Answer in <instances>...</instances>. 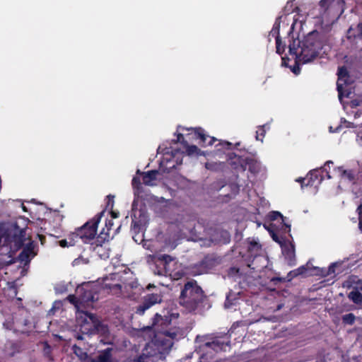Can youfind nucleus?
Listing matches in <instances>:
<instances>
[{"instance_id":"obj_1","label":"nucleus","mask_w":362,"mask_h":362,"mask_svg":"<svg viewBox=\"0 0 362 362\" xmlns=\"http://www.w3.org/2000/svg\"><path fill=\"white\" fill-rule=\"evenodd\" d=\"M240 146V142L233 145L228 141V187L230 191L228 198L236 196L240 187L247 185L248 177L245 173L247 165L253 175L258 174L262 170L261 163L256 159L245 157V149L239 148Z\"/></svg>"},{"instance_id":"obj_2","label":"nucleus","mask_w":362,"mask_h":362,"mask_svg":"<svg viewBox=\"0 0 362 362\" xmlns=\"http://www.w3.org/2000/svg\"><path fill=\"white\" fill-rule=\"evenodd\" d=\"M323 47L320 35L317 30L310 32L303 40L292 35L288 45L289 54L296 57V62L309 63L316 59Z\"/></svg>"},{"instance_id":"obj_3","label":"nucleus","mask_w":362,"mask_h":362,"mask_svg":"<svg viewBox=\"0 0 362 362\" xmlns=\"http://www.w3.org/2000/svg\"><path fill=\"white\" fill-rule=\"evenodd\" d=\"M247 247V253L243 254L242 250L238 252L239 256L236 262H240V265L232 267L228 270V276L240 278L247 274L246 269L260 270L264 267L258 262L265 261L263 256L260 255L261 245L256 240H246L243 243Z\"/></svg>"},{"instance_id":"obj_4","label":"nucleus","mask_w":362,"mask_h":362,"mask_svg":"<svg viewBox=\"0 0 362 362\" xmlns=\"http://www.w3.org/2000/svg\"><path fill=\"white\" fill-rule=\"evenodd\" d=\"M180 303L189 312H202L210 307L207 296L197 282L192 279L185 284L180 296Z\"/></svg>"},{"instance_id":"obj_5","label":"nucleus","mask_w":362,"mask_h":362,"mask_svg":"<svg viewBox=\"0 0 362 362\" xmlns=\"http://www.w3.org/2000/svg\"><path fill=\"white\" fill-rule=\"evenodd\" d=\"M104 214L105 210L97 214L81 227L75 228L74 232L70 233L69 234V244L75 245L78 240H81L84 244L90 243L92 240L97 238L98 224Z\"/></svg>"},{"instance_id":"obj_6","label":"nucleus","mask_w":362,"mask_h":362,"mask_svg":"<svg viewBox=\"0 0 362 362\" xmlns=\"http://www.w3.org/2000/svg\"><path fill=\"white\" fill-rule=\"evenodd\" d=\"M81 314L84 315V319L81 321V327L86 330L87 333L105 334L107 332V327L101 322L96 315L88 312H82Z\"/></svg>"},{"instance_id":"obj_7","label":"nucleus","mask_w":362,"mask_h":362,"mask_svg":"<svg viewBox=\"0 0 362 362\" xmlns=\"http://www.w3.org/2000/svg\"><path fill=\"white\" fill-rule=\"evenodd\" d=\"M37 244L30 238L28 239V242L24 243V245L21 247L23 250L18 256V259L24 266L29 265L31 259L37 254L35 250Z\"/></svg>"},{"instance_id":"obj_8","label":"nucleus","mask_w":362,"mask_h":362,"mask_svg":"<svg viewBox=\"0 0 362 362\" xmlns=\"http://www.w3.org/2000/svg\"><path fill=\"white\" fill-rule=\"evenodd\" d=\"M163 300V296L159 293H149L144 296L141 303L136 307L135 313L143 315L146 310L156 304L160 303Z\"/></svg>"},{"instance_id":"obj_9","label":"nucleus","mask_w":362,"mask_h":362,"mask_svg":"<svg viewBox=\"0 0 362 362\" xmlns=\"http://www.w3.org/2000/svg\"><path fill=\"white\" fill-rule=\"evenodd\" d=\"M182 130L190 131L191 133L187 134V136L193 134V138L199 139V144L202 146H211L217 139L215 137L209 136L206 134L205 131L202 127L196 128H182Z\"/></svg>"},{"instance_id":"obj_10","label":"nucleus","mask_w":362,"mask_h":362,"mask_svg":"<svg viewBox=\"0 0 362 362\" xmlns=\"http://www.w3.org/2000/svg\"><path fill=\"white\" fill-rule=\"evenodd\" d=\"M221 263V258L215 254H209L197 264L200 274L207 273Z\"/></svg>"},{"instance_id":"obj_11","label":"nucleus","mask_w":362,"mask_h":362,"mask_svg":"<svg viewBox=\"0 0 362 362\" xmlns=\"http://www.w3.org/2000/svg\"><path fill=\"white\" fill-rule=\"evenodd\" d=\"M136 206V201L134 199L132 203V211H134L132 214V225L131 230L134 234H138L144 229L146 223V217L141 211H139V217H136V211H134V208Z\"/></svg>"},{"instance_id":"obj_12","label":"nucleus","mask_w":362,"mask_h":362,"mask_svg":"<svg viewBox=\"0 0 362 362\" xmlns=\"http://www.w3.org/2000/svg\"><path fill=\"white\" fill-rule=\"evenodd\" d=\"M202 338L204 347L210 348L216 352L225 350L226 342L223 336H212L210 339L208 337H202Z\"/></svg>"},{"instance_id":"obj_13","label":"nucleus","mask_w":362,"mask_h":362,"mask_svg":"<svg viewBox=\"0 0 362 362\" xmlns=\"http://www.w3.org/2000/svg\"><path fill=\"white\" fill-rule=\"evenodd\" d=\"M76 293L79 296L82 305H89V303H92L98 300L97 293L90 288L88 286L78 288Z\"/></svg>"},{"instance_id":"obj_14","label":"nucleus","mask_w":362,"mask_h":362,"mask_svg":"<svg viewBox=\"0 0 362 362\" xmlns=\"http://www.w3.org/2000/svg\"><path fill=\"white\" fill-rule=\"evenodd\" d=\"M170 324V320L168 317L163 318L160 314L156 313L152 319L151 327L154 329L155 332H162L165 336L173 337L169 331L162 330L163 326H168Z\"/></svg>"},{"instance_id":"obj_15","label":"nucleus","mask_w":362,"mask_h":362,"mask_svg":"<svg viewBox=\"0 0 362 362\" xmlns=\"http://www.w3.org/2000/svg\"><path fill=\"white\" fill-rule=\"evenodd\" d=\"M113 226V221L112 220H107L105 223V228H103L99 235L97 236L95 241L91 243L93 245V249L96 250L98 247H102L103 244L106 241L109 240L110 238V230Z\"/></svg>"},{"instance_id":"obj_16","label":"nucleus","mask_w":362,"mask_h":362,"mask_svg":"<svg viewBox=\"0 0 362 362\" xmlns=\"http://www.w3.org/2000/svg\"><path fill=\"white\" fill-rule=\"evenodd\" d=\"M281 250L287 264L290 266L295 265L296 259L294 244L290 241H284Z\"/></svg>"},{"instance_id":"obj_17","label":"nucleus","mask_w":362,"mask_h":362,"mask_svg":"<svg viewBox=\"0 0 362 362\" xmlns=\"http://www.w3.org/2000/svg\"><path fill=\"white\" fill-rule=\"evenodd\" d=\"M337 75L338 81L337 83V88L339 93V99L341 103L343 95V83H341V81H343L345 83V78L349 76V73L346 68L345 66L339 67Z\"/></svg>"},{"instance_id":"obj_18","label":"nucleus","mask_w":362,"mask_h":362,"mask_svg":"<svg viewBox=\"0 0 362 362\" xmlns=\"http://www.w3.org/2000/svg\"><path fill=\"white\" fill-rule=\"evenodd\" d=\"M136 174H139V175H142L143 183L145 185L153 186V185H154L153 182L156 180V179H157L158 170H149L148 172L143 173V172H141L139 170H137Z\"/></svg>"},{"instance_id":"obj_19","label":"nucleus","mask_w":362,"mask_h":362,"mask_svg":"<svg viewBox=\"0 0 362 362\" xmlns=\"http://www.w3.org/2000/svg\"><path fill=\"white\" fill-rule=\"evenodd\" d=\"M112 347H107L99 352L98 355L91 360V362H113Z\"/></svg>"},{"instance_id":"obj_20","label":"nucleus","mask_w":362,"mask_h":362,"mask_svg":"<svg viewBox=\"0 0 362 362\" xmlns=\"http://www.w3.org/2000/svg\"><path fill=\"white\" fill-rule=\"evenodd\" d=\"M344 4V0H321L320 1V6L324 9V11L335 6L342 7Z\"/></svg>"},{"instance_id":"obj_21","label":"nucleus","mask_w":362,"mask_h":362,"mask_svg":"<svg viewBox=\"0 0 362 362\" xmlns=\"http://www.w3.org/2000/svg\"><path fill=\"white\" fill-rule=\"evenodd\" d=\"M15 262V259L13 257V255L11 252L6 255H0V270L11 265Z\"/></svg>"},{"instance_id":"obj_22","label":"nucleus","mask_w":362,"mask_h":362,"mask_svg":"<svg viewBox=\"0 0 362 362\" xmlns=\"http://www.w3.org/2000/svg\"><path fill=\"white\" fill-rule=\"evenodd\" d=\"M132 185L134 189V194L135 197H142L141 194L144 192V187L141 183L139 177H134L132 180Z\"/></svg>"},{"instance_id":"obj_23","label":"nucleus","mask_w":362,"mask_h":362,"mask_svg":"<svg viewBox=\"0 0 362 362\" xmlns=\"http://www.w3.org/2000/svg\"><path fill=\"white\" fill-rule=\"evenodd\" d=\"M269 218L272 221L276 220L278 218H281L282 223H284V226L285 227V231L290 233L291 225L285 222L286 218L284 217L280 212L276 211H272L269 214Z\"/></svg>"},{"instance_id":"obj_24","label":"nucleus","mask_w":362,"mask_h":362,"mask_svg":"<svg viewBox=\"0 0 362 362\" xmlns=\"http://www.w3.org/2000/svg\"><path fill=\"white\" fill-rule=\"evenodd\" d=\"M281 16H279L276 18L275 23L273 25L272 30L269 33V35H272L275 37L276 41H280V35H279V29L281 24Z\"/></svg>"},{"instance_id":"obj_25","label":"nucleus","mask_w":362,"mask_h":362,"mask_svg":"<svg viewBox=\"0 0 362 362\" xmlns=\"http://www.w3.org/2000/svg\"><path fill=\"white\" fill-rule=\"evenodd\" d=\"M348 297L356 304H362V294L357 290L351 291Z\"/></svg>"},{"instance_id":"obj_26","label":"nucleus","mask_w":362,"mask_h":362,"mask_svg":"<svg viewBox=\"0 0 362 362\" xmlns=\"http://www.w3.org/2000/svg\"><path fill=\"white\" fill-rule=\"evenodd\" d=\"M340 263L334 262L332 263L328 268L326 269V273L323 274V276H332V277L336 275V268L340 266Z\"/></svg>"},{"instance_id":"obj_27","label":"nucleus","mask_w":362,"mask_h":362,"mask_svg":"<svg viewBox=\"0 0 362 362\" xmlns=\"http://www.w3.org/2000/svg\"><path fill=\"white\" fill-rule=\"evenodd\" d=\"M342 322L345 325H352L355 322L356 317L353 313L344 315L341 317Z\"/></svg>"},{"instance_id":"obj_28","label":"nucleus","mask_w":362,"mask_h":362,"mask_svg":"<svg viewBox=\"0 0 362 362\" xmlns=\"http://www.w3.org/2000/svg\"><path fill=\"white\" fill-rule=\"evenodd\" d=\"M337 170L341 173V177H346L349 181H353L355 178L352 170H343L342 167H338Z\"/></svg>"},{"instance_id":"obj_29","label":"nucleus","mask_w":362,"mask_h":362,"mask_svg":"<svg viewBox=\"0 0 362 362\" xmlns=\"http://www.w3.org/2000/svg\"><path fill=\"white\" fill-rule=\"evenodd\" d=\"M66 300L76 308H79L80 305H82L79 298V296L76 297L74 294H70L66 297Z\"/></svg>"},{"instance_id":"obj_30","label":"nucleus","mask_w":362,"mask_h":362,"mask_svg":"<svg viewBox=\"0 0 362 362\" xmlns=\"http://www.w3.org/2000/svg\"><path fill=\"white\" fill-rule=\"evenodd\" d=\"M268 230L269 231L270 235H271L272 239L275 242L278 243L281 245V247H282V245H284V241H288L287 240L284 239L282 237L279 236L274 231L270 230Z\"/></svg>"},{"instance_id":"obj_31","label":"nucleus","mask_w":362,"mask_h":362,"mask_svg":"<svg viewBox=\"0 0 362 362\" xmlns=\"http://www.w3.org/2000/svg\"><path fill=\"white\" fill-rule=\"evenodd\" d=\"M184 146L186 147V151L187 155L189 156L198 153V151H199V149L195 145L189 146L188 144L187 143V145Z\"/></svg>"},{"instance_id":"obj_32","label":"nucleus","mask_w":362,"mask_h":362,"mask_svg":"<svg viewBox=\"0 0 362 362\" xmlns=\"http://www.w3.org/2000/svg\"><path fill=\"white\" fill-rule=\"evenodd\" d=\"M306 271H307V268L305 267V266H301L299 268H298L297 269L290 272L288 273V276L290 275H291L292 274H294V276L302 275V274H304Z\"/></svg>"},{"instance_id":"obj_33","label":"nucleus","mask_w":362,"mask_h":362,"mask_svg":"<svg viewBox=\"0 0 362 362\" xmlns=\"http://www.w3.org/2000/svg\"><path fill=\"white\" fill-rule=\"evenodd\" d=\"M158 259L168 264L173 260V258L169 255H160L158 257Z\"/></svg>"},{"instance_id":"obj_34","label":"nucleus","mask_w":362,"mask_h":362,"mask_svg":"<svg viewBox=\"0 0 362 362\" xmlns=\"http://www.w3.org/2000/svg\"><path fill=\"white\" fill-rule=\"evenodd\" d=\"M72 350H73L74 353L76 356H79V357H81V358H82V357H83V356H84V355H86V354L81 347L78 346H77V345H76V344H74V345L72 346Z\"/></svg>"},{"instance_id":"obj_35","label":"nucleus","mask_w":362,"mask_h":362,"mask_svg":"<svg viewBox=\"0 0 362 362\" xmlns=\"http://www.w3.org/2000/svg\"><path fill=\"white\" fill-rule=\"evenodd\" d=\"M256 133V139L262 141V138L264 136L265 134L264 125L260 127L259 130L257 131Z\"/></svg>"},{"instance_id":"obj_36","label":"nucleus","mask_w":362,"mask_h":362,"mask_svg":"<svg viewBox=\"0 0 362 362\" xmlns=\"http://www.w3.org/2000/svg\"><path fill=\"white\" fill-rule=\"evenodd\" d=\"M276 53L279 54H281L284 50H285V45H284L281 47V39H280V41H276Z\"/></svg>"},{"instance_id":"obj_37","label":"nucleus","mask_w":362,"mask_h":362,"mask_svg":"<svg viewBox=\"0 0 362 362\" xmlns=\"http://www.w3.org/2000/svg\"><path fill=\"white\" fill-rule=\"evenodd\" d=\"M175 143H181L183 145H187V141L185 140L184 135L181 133L177 134V139L175 141Z\"/></svg>"},{"instance_id":"obj_38","label":"nucleus","mask_w":362,"mask_h":362,"mask_svg":"<svg viewBox=\"0 0 362 362\" xmlns=\"http://www.w3.org/2000/svg\"><path fill=\"white\" fill-rule=\"evenodd\" d=\"M114 196L113 195H111V194H109L106 197V199H107V207H111L112 208L113 206V204H114Z\"/></svg>"},{"instance_id":"obj_39","label":"nucleus","mask_w":362,"mask_h":362,"mask_svg":"<svg viewBox=\"0 0 362 362\" xmlns=\"http://www.w3.org/2000/svg\"><path fill=\"white\" fill-rule=\"evenodd\" d=\"M218 146H221V148H217L216 151V154L218 155L219 154V151L221 150V149H223L225 150L226 148V141H221L218 144H217L216 146V147H217ZM225 152V151H223V153Z\"/></svg>"},{"instance_id":"obj_40","label":"nucleus","mask_w":362,"mask_h":362,"mask_svg":"<svg viewBox=\"0 0 362 362\" xmlns=\"http://www.w3.org/2000/svg\"><path fill=\"white\" fill-rule=\"evenodd\" d=\"M59 245L62 247H69V246H71L69 244V236L67 237L66 239H63V240H61L59 241Z\"/></svg>"},{"instance_id":"obj_41","label":"nucleus","mask_w":362,"mask_h":362,"mask_svg":"<svg viewBox=\"0 0 362 362\" xmlns=\"http://www.w3.org/2000/svg\"><path fill=\"white\" fill-rule=\"evenodd\" d=\"M357 211H358V215H359V227L361 228V224H362V222H361L362 204H360L358 206Z\"/></svg>"},{"instance_id":"obj_42","label":"nucleus","mask_w":362,"mask_h":362,"mask_svg":"<svg viewBox=\"0 0 362 362\" xmlns=\"http://www.w3.org/2000/svg\"><path fill=\"white\" fill-rule=\"evenodd\" d=\"M241 239H242V235L237 233L235 235V240L237 243L236 248L240 247V245L238 243V242L240 241Z\"/></svg>"},{"instance_id":"obj_43","label":"nucleus","mask_w":362,"mask_h":362,"mask_svg":"<svg viewBox=\"0 0 362 362\" xmlns=\"http://www.w3.org/2000/svg\"><path fill=\"white\" fill-rule=\"evenodd\" d=\"M291 7H292V4H291V2H289V1H288V2H287V4H286V5L285 6V7H284V9L285 12H286V13H288L289 12H291V11H293V10L291 9Z\"/></svg>"},{"instance_id":"obj_44","label":"nucleus","mask_w":362,"mask_h":362,"mask_svg":"<svg viewBox=\"0 0 362 362\" xmlns=\"http://www.w3.org/2000/svg\"><path fill=\"white\" fill-rule=\"evenodd\" d=\"M357 29H358V37H362V22H361V23H360L357 25Z\"/></svg>"},{"instance_id":"obj_45","label":"nucleus","mask_w":362,"mask_h":362,"mask_svg":"<svg viewBox=\"0 0 362 362\" xmlns=\"http://www.w3.org/2000/svg\"><path fill=\"white\" fill-rule=\"evenodd\" d=\"M345 92H346V93H344V92L343 91V95H342V98H343V97L351 98V92L350 90H346Z\"/></svg>"},{"instance_id":"obj_46","label":"nucleus","mask_w":362,"mask_h":362,"mask_svg":"<svg viewBox=\"0 0 362 362\" xmlns=\"http://www.w3.org/2000/svg\"><path fill=\"white\" fill-rule=\"evenodd\" d=\"M341 129V125L338 126L334 130H333L332 127H329V132H337Z\"/></svg>"},{"instance_id":"obj_47","label":"nucleus","mask_w":362,"mask_h":362,"mask_svg":"<svg viewBox=\"0 0 362 362\" xmlns=\"http://www.w3.org/2000/svg\"><path fill=\"white\" fill-rule=\"evenodd\" d=\"M146 357L144 356H140L137 358H134V360H139V362H144Z\"/></svg>"},{"instance_id":"obj_48","label":"nucleus","mask_w":362,"mask_h":362,"mask_svg":"<svg viewBox=\"0 0 362 362\" xmlns=\"http://www.w3.org/2000/svg\"><path fill=\"white\" fill-rule=\"evenodd\" d=\"M358 101H357V100H353L351 101V107H356V106H358Z\"/></svg>"},{"instance_id":"obj_49","label":"nucleus","mask_w":362,"mask_h":362,"mask_svg":"<svg viewBox=\"0 0 362 362\" xmlns=\"http://www.w3.org/2000/svg\"><path fill=\"white\" fill-rule=\"evenodd\" d=\"M318 173H319L318 170H314V172L311 173V175L315 176V178H317Z\"/></svg>"},{"instance_id":"obj_50","label":"nucleus","mask_w":362,"mask_h":362,"mask_svg":"<svg viewBox=\"0 0 362 362\" xmlns=\"http://www.w3.org/2000/svg\"><path fill=\"white\" fill-rule=\"evenodd\" d=\"M39 238H40V240L41 243L44 244V242L45 241V237L41 235H39Z\"/></svg>"},{"instance_id":"obj_51","label":"nucleus","mask_w":362,"mask_h":362,"mask_svg":"<svg viewBox=\"0 0 362 362\" xmlns=\"http://www.w3.org/2000/svg\"><path fill=\"white\" fill-rule=\"evenodd\" d=\"M111 215L112 218H117L118 217V213H116L115 211H111Z\"/></svg>"},{"instance_id":"obj_52","label":"nucleus","mask_w":362,"mask_h":362,"mask_svg":"<svg viewBox=\"0 0 362 362\" xmlns=\"http://www.w3.org/2000/svg\"><path fill=\"white\" fill-rule=\"evenodd\" d=\"M333 165V162L332 160H328L325 163V166H329Z\"/></svg>"},{"instance_id":"obj_53","label":"nucleus","mask_w":362,"mask_h":362,"mask_svg":"<svg viewBox=\"0 0 362 362\" xmlns=\"http://www.w3.org/2000/svg\"><path fill=\"white\" fill-rule=\"evenodd\" d=\"M322 171H326V173H327V177L328 179H330V178H331V175H329V172H327V171L326 168H323Z\"/></svg>"},{"instance_id":"obj_54","label":"nucleus","mask_w":362,"mask_h":362,"mask_svg":"<svg viewBox=\"0 0 362 362\" xmlns=\"http://www.w3.org/2000/svg\"><path fill=\"white\" fill-rule=\"evenodd\" d=\"M296 276H294V274H292L291 275H290L288 276V275L287 276V278H288V280L290 281L293 278L296 277Z\"/></svg>"},{"instance_id":"obj_55","label":"nucleus","mask_w":362,"mask_h":362,"mask_svg":"<svg viewBox=\"0 0 362 362\" xmlns=\"http://www.w3.org/2000/svg\"><path fill=\"white\" fill-rule=\"evenodd\" d=\"M294 25H295V23H293L292 25H291V30L289 31V33H288L289 35H291V33H293V30Z\"/></svg>"},{"instance_id":"obj_56","label":"nucleus","mask_w":362,"mask_h":362,"mask_svg":"<svg viewBox=\"0 0 362 362\" xmlns=\"http://www.w3.org/2000/svg\"><path fill=\"white\" fill-rule=\"evenodd\" d=\"M293 72L296 74H298L299 72H300V69L299 68H298V71H296V69H293Z\"/></svg>"},{"instance_id":"obj_57","label":"nucleus","mask_w":362,"mask_h":362,"mask_svg":"<svg viewBox=\"0 0 362 362\" xmlns=\"http://www.w3.org/2000/svg\"><path fill=\"white\" fill-rule=\"evenodd\" d=\"M272 281H281V279H280V278H273Z\"/></svg>"},{"instance_id":"obj_58","label":"nucleus","mask_w":362,"mask_h":362,"mask_svg":"<svg viewBox=\"0 0 362 362\" xmlns=\"http://www.w3.org/2000/svg\"><path fill=\"white\" fill-rule=\"evenodd\" d=\"M151 287H153V288H154V287H155V286H154V285H152V284H148V286H147V288H148V289H149V288H151Z\"/></svg>"},{"instance_id":"obj_59","label":"nucleus","mask_w":362,"mask_h":362,"mask_svg":"<svg viewBox=\"0 0 362 362\" xmlns=\"http://www.w3.org/2000/svg\"><path fill=\"white\" fill-rule=\"evenodd\" d=\"M326 269H327V268H325V269H322V276H323V274L326 273Z\"/></svg>"},{"instance_id":"obj_60","label":"nucleus","mask_w":362,"mask_h":362,"mask_svg":"<svg viewBox=\"0 0 362 362\" xmlns=\"http://www.w3.org/2000/svg\"><path fill=\"white\" fill-rule=\"evenodd\" d=\"M129 362H139V360L133 359V360L130 361Z\"/></svg>"},{"instance_id":"obj_61","label":"nucleus","mask_w":362,"mask_h":362,"mask_svg":"<svg viewBox=\"0 0 362 362\" xmlns=\"http://www.w3.org/2000/svg\"><path fill=\"white\" fill-rule=\"evenodd\" d=\"M23 211H26V208H25V206H23Z\"/></svg>"},{"instance_id":"obj_62","label":"nucleus","mask_w":362,"mask_h":362,"mask_svg":"<svg viewBox=\"0 0 362 362\" xmlns=\"http://www.w3.org/2000/svg\"><path fill=\"white\" fill-rule=\"evenodd\" d=\"M343 122H344V123H347V124H350V122H347L346 119H344V121H343Z\"/></svg>"},{"instance_id":"obj_63","label":"nucleus","mask_w":362,"mask_h":362,"mask_svg":"<svg viewBox=\"0 0 362 362\" xmlns=\"http://www.w3.org/2000/svg\"><path fill=\"white\" fill-rule=\"evenodd\" d=\"M223 306H224V308H226V300L224 302Z\"/></svg>"},{"instance_id":"obj_64","label":"nucleus","mask_w":362,"mask_h":362,"mask_svg":"<svg viewBox=\"0 0 362 362\" xmlns=\"http://www.w3.org/2000/svg\"><path fill=\"white\" fill-rule=\"evenodd\" d=\"M231 252H232V253H234V252H235V250H234V249H232V250H231Z\"/></svg>"}]
</instances>
